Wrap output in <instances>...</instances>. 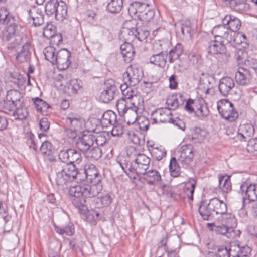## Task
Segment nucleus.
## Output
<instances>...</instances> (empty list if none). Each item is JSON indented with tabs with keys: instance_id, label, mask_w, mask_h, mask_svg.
Returning <instances> with one entry per match:
<instances>
[{
	"instance_id": "nucleus-1",
	"label": "nucleus",
	"mask_w": 257,
	"mask_h": 257,
	"mask_svg": "<svg viewBox=\"0 0 257 257\" xmlns=\"http://www.w3.org/2000/svg\"><path fill=\"white\" fill-rule=\"evenodd\" d=\"M82 179L89 181L91 185L82 184L70 188L69 193L70 195L77 198L83 196L84 198H92L96 196L102 190V177L98 172L96 166L91 163L85 166ZM82 175V174L81 175Z\"/></svg>"
},
{
	"instance_id": "nucleus-2",
	"label": "nucleus",
	"mask_w": 257,
	"mask_h": 257,
	"mask_svg": "<svg viewBox=\"0 0 257 257\" xmlns=\"http://www.w3.org/2000/svg\"><path fill=\"white\" fill-rule=\"evenodd\" d=\"M132 153V160H130L127 158H124L121 160L119 162V165L125 174L130 178L136 179L139 177L148 169L150 159L144 154L138 153L135 149H133L131 152Z\"/></svg>"
},
{
	"instance_id": "nucleus-3",
	"label": "nucleus",
	"mask_w": 257,
	"mask_h": 257,
	"mask_svg": "<svg viewBox=\"0 0 257 257\" xmlns=\"http://www.w3.org/2000/svg\"><path fill=\"white\" fill-rule=\"evenodd\" d=\"M13 21L7 10L4 7L1 8L0 23L7 24L3 32V38L9 41L11 46L15 47L22 43L23 34L21 32L22 27Z\"/></svg>"
},
{
	"instance_id": "nucleus-4",
	"label": "nucleus",
	"mask_w": 257,
	"mask_h": 257,
	"mask_svg": "<svg viewBox=\"0 0 257 257\" xmlns=\"http://www.w3.org/2000/svg\"><path fill=\"white\" fill-rule=\"evenodd\" d=\"M56 173L55 181L58 187L64 190L67 188L70 183L75 179L82 181L81 173L78 170L74 165L67 164L63 163H57L55 167Z\"/></svg>"
},
{
	"instance_id": "nucleus-5",
	"label": "nucleus",
	"mask_w": 257,
	"mask_h": 257,
	"mask_svg": "<svg viewBox=\"0 0 257 257\" xmlns=\"http://www.w3.org/2000/svg\"><path fill=\"white\" fill-rule=\"evenodd\" d=\"M68 7L63 1L49 0L45 5V12L47 15H55L56 20L63 21L67 18Z\"/></svg>"
},
{
	"instance_id": "nucleus-6",
	"label": "nucleus",
	"mask_w": 257,
	"mask_h": 257,
	"mask_svg": "<svg viewBox=\"0 0 257 257\" xmlns=\"http://www.w3.org/2000/svg\"><path fill=\"white\" fill-rule=\"evenodd\" d=\"M209 202L210 209L216 214L220 215L217 218V220H222L224 223H230L234 221V216L227 213V206L225 202L217 198L211 199Z\"/></svg>"
},
{
	"instance_id": "nucleus-7",
	"label": "nucleus",
	"mask_w": 257,
	"mask_h": 257,
	"mask_svg": "<svg viewBox=\"0 0 257 257\" xmlns=\"http://www.w3.org/2000/svg\"><path fill=\"white\" fill-rule=\"evenodd\" d=\"M220 225H216L215 223H208L207 225L210 227V229L216 232L217 234L226 236L229 238H233L235 236V233L233 227L236 225V220L234 217V221L230 223L223 222L222 220H217Z\"/></svg>"
},
{
	"instance_id": "nucleus-8",
	"label": "nucleus",
	"mask_w": 257,
	"mask_h": 257,
	"mask_svg": "<svg viewBox=\"0 0 257 257\" xmlns=\"http://www.w3.org/2000/svg\"><path fill=\"white\" fill-rule=\"evenodd\" d=\"M170 44V42L168 40L161 41L159 45L161 47V51L157 54H153L150 57V63L161 68L164 67L166 64L168 56V53L166 50Z\"/></svg>"
},
{
	"instance_id": "nucleus-9",
	"label": "nucleus",
	"mask_w": 257,
	"mask_h": 257,
	"mask_svg": "<svg viewBox=\"0 0 257 257\" xmlns=\"http://www.w3.org/2000/svg\"><path fill=\"white\" fill-rule=\"evenodd\" d=\"M59 163L73 164L75 163L79 164L82 161V157L80 152L75 149L70 148L61 150L59 153Z\"/></svg>"
},
{
	"instance_id": "nucleus-10",
	"label": "nucleus",
	"mask_w": 257,
	"mask_h": 257,
	"mask_svg": "<svg viewBox=\"0 0 257 257\" xmlns=\"http://www.w3.org/2000/svg\"><path fill=\"white\" fill-rule=\"evenodd\" d=\"M143 76V72L141 68L136 66L131 65L123 75V80L124 83L130 86H135L139 83Z\"/></svg>"
},
{
	"instance_id": "nucleus-11",
	"label": "nucleus",
	"mask_w": 257,
	"mask_h": 257,
	"mask_svg": "<svg viewBox=\"0 0 257 257\" xmlns=\"http://www.w3.org/2000/svg\"><path fill=\"white\" fill-rule=\"evenodd\" d=\"M217 109L221 116L229 121H234L238 116L233 104L227 99L224 100L223 103L217 105Z\"/></svg>"
},
{
	"instance_id": "nucleus-12",
	"label": "nucleus",
	"mask_w": 257,
	"mask_h": 257,
	"mask_svg": "<svg viewBox=\"0 0 257 257\" xmlns=\"http://www.w3.org/2000/svg\"><path fill=\"white\" fill-rule=\"evenodd\" d=\"M105 88L102 91L100 99L104 103H107L113 99L117 91L113 80L109 79L105 82Z\"/></svg>"
},
{
	"instance_id": "nucleus-13",
	"label": "nucleus",
	"mask_w": 257,
	"mask_h": 257,
	"mask_svg": "<svg viewBox=\"0 0 257 257\" xmlns=\"http://www.w3.org/2000/svg\"><path fill=\"white\" fill-rule=\"evenodd\" d=\"M215 39L222 40L226 41V43H229L234 41L232 32L228 30L226 25H219L215 26L212 31Z\"/></svg>"
},
{
	"instance_id": "nucleus-14",
	"label": "nucleus",
	"mask_w": 257,
	"mask_h": 257,
	"mask_svg": "<svg viewBox=\"0 0 257 257\" xmlns=\"http://www.w3.org/2000/svg\"><path fill=\"white\" fill-rule=\"evenodd\" d=\"M70 56L71 53L67 49H63L59 50L56 53L54 65H57L58 69L60 70L66 69L71 63L69 60Z\"/></svg>"
},
{
	"instance_id": "nucleus-15",
	"label": "nucleus",
	"mask_w": 257,
	"mask_h": 257,
	"mask_svg": "<svg viewBox=\"0 0 257 257\" xmlns=\"http://www.w3.org/2000/svg\"><path fill=\"white\" fill-rule=\"evenodd\" d=\"M172 113L167 108H161L154 111L151 114L152 123H165L171 121Z\"/></svg>"
},
{
	"instance_id": "nucleus-16",
	"label": "nucleus",
	"mask_w": 257,
	"mask_h": 257,
	"mask_svg": "<svg viewBox=\"0 0 257 257\" xmlns=\"http://www.w3.org/2000/svg\"><path fill=\"white\" fill-rule=\"evenodd\" d=\"M194 153L193 146L191 144L183 145L181 147L180 156L178 159L179 163L184 167V165L187 166L193 160Z\"/></svg>"
},
{
	"instance_id": "nucleus-17",
	"label": "nucleus",
	"mask_w": 257,
	"mask_h": 257,
	"mask_svg": "<svg viewBox=\"0 0 257 257\" xmlns=\"http://www.w3.org/2000/svg\"><path fill=\"white\" fill-rule=\"evenodd\" d=\"M139 103H136V102H131L130 106L128 107L127 110L123 114L124 121L128 124H133L138 120V110L139 109Z\"/></svg>"
},
{
	"instance_id": "nucleus-18",
	"label": "nucleus",
	"mask_w": 257,
	"mask_h": 257,
	"mask_svg": "<svg viewBox=\"0 0 257 257\" xmlns=\"http://www.w3.org/2000/svg\"><path fill=\"white\" fill-rule=\"evenodd\" d=\"M94 138L93 134H84L79 137L76 143V147L84 153L94 145Z\"/></svg>"
},
{
	"instance_id": "nucleus-19",
	"label": "nucleus",
	"mask_w": 257,
	"mask_h": 257,
	"mask_svg": "<svg viewBox=\"0 0 257 257\" xmlns=\"http://www.w3.org/2000/svg\"><path fill=\"white\" fill-rule=\"evenodd\" d=\"M234 82L230 77H223L219 83L218 89L220 93L224 97H227L234 87Z\"/></svg>"
},
{
	"instance_id": "nucleus-20",
	"label": "nucleus",
	"mask_w": 257,
	"mask_h": 257,
	"mask_svg": "<svg viewBox=\"0 0 257 257\" xmlns=\"http://www.w3.org/2000/svg\"><path fill=\"white\" fill-rule=\"evenodd\" d=\"M186 99L183 95L181 93H176L169 96L167 100L166 103L168 106V109L175 110L180 106L183 105Z\"/></svg>"
},
{
	"instance_id": "nucleus-21",
	"label": "nucleus",
	"mask_w": 257,
	"mask_h": 257,
	"mask_svg": "<svg viewBox=\"0 0 257 257\" xmlns=\"http://www.w3.org/2000/svg\"><path fill=\"white\" fill-rule=\"evenodd\" d=\"M28 13L35 26H39L43 24L44 15L41 9L33 6L28 10Z\"/></svg>"
},
{
	"instance_id": "nucleus-22",
	"label": "nucleus",
	"mask_w": 257,
	"mask_h": 257,
	"mask_svg": "<svg viewBox=\"0 0 257 257\" xmlns=\"http://www.w3.org/2000/svg\"><path fill=\"white\" fill-rule=\"evenodd\" d=\"M39 150L43 155L45 160L48 161L50 162H52L56 160L55 157L53 154V146L48 141H45L42 143Z\"/></svg>"
},
{
	"instance_id": "nucleus-23",
	"label": "nucleus",
	"mask_w": 257,
	"mask_h": 257,
	"mask_svg": "<svg viewBox=\"0 0 257 257\" xmlns=\"http://www.w3.org/2000/svg\"><path fill=\"white\" fill-rule=\"evenodd\" d=\"M236 134L237 140H242L249 139L252 137L254 133V128L250 124H241L239 126L238 132H235Z\"/></svg>"
},
{
	"instance_id": "nucleus-24",
	"label": "nucleus",
	"mask_w": 257,
	"mask_h": 257,
	"mask_svg": "<svg viewBox=\"0 0 257 257\" xmlns=\"http://www.w3.org/2000/svg\"><path fill=\"white\" fill-rule=\"evenodd\" d=\"M240 191L242 194L244 193L247 199L250 201H255L257 200V185L247 184L240 185Z\"/></svg>"
},
{
	"instance_id": "nucleus-25",
	"label": "nucleus",
	"mask_w": 257,
	"mask_h": 257,
	"mask_svg": "<svg viewBox=\"0 0 257 257\" xmlns=\"http://www.w3.org/2000/svg\"><path fill=\"white\" fill-rule=\"evenodd\" d=\"M222 23L227 25L228 30L232 33L238 31L241 27V22L239 19L230 15H226L222 19Z\"/></svg>"
},
{
	"instance_id": "nucleus-26",
	"label": "nucleus",
	"mask_w": 257,
	"mask_h": 257,
	"mask_svg": "<svg viewBox=\"0 0 257 257\" xmlns=\"http://www.w3.org/2000/svg\"><path fill=\"white\" fill-rule=\"evenodd\" d=\"M251 75L249 71L244 68H239L235 73V79L239 85H247L250 83Z\"/></svg>"
},
{
	"instance_id": "nucleus-27",
	"label": "nucleus",
	"mask_w": 257,
	"mask_h": 257,
	"mask_svg": "<svg viewBox=\"0 0 257 257\" xmlns=\"http://www.w3.org/2000/svg\"><path fill=\"white\" fill-rule=\"evenodd\" d=\"M142 175L143 179L149 185H154L161 180L160 173L154 169L146 171Z\"/></svg>"
},
{
	"instance_id": "nucleus-28",
	"label": "nucleus",
	"mask_w": 257,
	"mask_h": 257,
	"mask_svg": "<svg viewBox=\"0 0 257 257\" xmlns=\"http://www.w3.org/2000/svg\"><path fill=\"white\" fill-rule=\"evenodd\" d=\"M225 44L226 41L218 39H215L214 40L209 42L208 48V53L211 55H215L219 52H222L224 50Z\"/></svg>"
},
{
	"instance_id": "nucleus-29",
	"label": "nucleus",
	"mask_w": 257,
	"mask_h": 257,
	"mask_svg": "<svg viewBox=\"0 0 257 257\" xmlns=\"http://www.w3.org/2000/svg\"><path fill=\"white\" fill-rule=\"evenodd\" d=\"M120 51L124 61L130 62L133 58L135 51L130 42H125L120 46Z\"/></svg>"
},
{
	"instance_id": "nucleus-30",
	"label": "nucleus",
	"mask_w": 257,
	"mask_h": 257,
	"mask_svg": "<svg viewBox=\"0 0 257 257\" xmlns=\"http://www.w3.org/2000/svg\"><path fill=\"white\" fill-rule=\"evenodd\" d=\"M210 202L206 203L204 201L201 202L198 208L199 213L202 218L205 220H209L213 218V210L210 209L209 207Z\"/></svg>"
},
{
	"instance_id": "nucleus-31",
	"label": "nucleus",
	"mask_w": 257,
	"mask_h": 257,
	"mask_svg": "<svg viewBox=\"0 0 257 257\" xmlns=\"http://www.w3.org/2000/svg\"><path fill=\"white\" fill-rule=\"evenodd\" d=\"M30 43L26 42L22 47L21 50L18 53L16 59L20 63L28 61L30 59L31 52L30 51Z\"/></svg>"
},
{
	"instance_id": "nucleus-32",
	"label": "nucleus",
	"mask_w": 257,
	"mask_h": 257,
	"mask_svg": "<svg viewBox=\"0 0 257 257\" xmlns=\"http://www.w3.org/2000/svg\"><path fill=\"white\" fill-rule=\"evenodd\" d=\"M149 9V8L148 4L140 2H134L129 7L128 11L130 13L134 14L137 16L144 13Z\"/></svg>"
},
{
	"instance_id": "nucleus-33",
	"label": "nucleus",
	"mask_w": 257,
	"mask_h": 257,
	"mask_svg": "<svg viewBox=\"0 0 257 257\" xmlns=\"http://www.w3.org/2000/svg\"><path fill=\"white\" fill-rule=\"evenodd\" d=\"M12 115L16 119L24 120L27 118L28 115V111L24 102L21 105H15V108L13 111Z\"/></svg>"
},
{
	"instance_id": "nucleus-34",
	"label": "nucleus",
	"mask_w": 257,
	"mask_h": 257,
	"mask_svg": "<svg viewBox=\"0 0 257 257\" xmlns=\"http://www.w3.org/2000/svg\"><path fill=\"white\" fill-rule=\"evenodd\" d=\"M101 122L105 127H107L109 125H114L116 122V115L113 111L108 110L103 113Z\"/></svg>"
},
{
	"instance_id": "nucleus-35",
	"label": "nucleus",
	"mask_w": 257,
	"mask_h": 257,
	"mask_svg": "<svg viewBox=\"0 0 257 257\" xmlns=\"http://www.w3.org/2000/svg\"><path fill=\"white\" fill-rule=\"evenodd\" d=\"M128 84L124 83L121 84L120 86V88L122 91L123 95L125 97V99H131V102H135V101L139 97L135 94V92L132 90Z\"/></svg>"
},
{
	"instance_id": "nucleus-36",
	"label": "nucleus",
	"mask_w": 257,
	"mask_h": 257,
	"mask_svg": "<svg viewBox=\"0 0 257 257\" xmlns=\"http://www.w3.org/2000/svg\"><path fill=\"white\" fill-rule=\"evenodd\" d=\"M7 99L13 102L15 105H21L24 102V98L21 92L17 90H10L8 91Z\"/></svg>"
},
{
	"instance_id": "nucleus-37",
	"label": "nucleus",
	"mask_w": 257,
	"mask_h": 257,
	"mask_svg": "<svg viewBox=\"0 0 257 257\" xmlns=\"http://www.w3.org/2000/svg\"><path fill=\"white\" fill-rule=\"evenodd\" d=\"M183 52L182 45L178 43L173 48L170 50L168 54V61L170 63H173L178 59Z\"/></svg>"
},
{
	"instance_id": "nucleus-38",
	"label": "nucleus",
	"mask_w": 257,
	"mask_h": 257,
	"mask_svg": "<svg viewBox=\"0 0 257 257\" xmlns=\"http://www.w3.org/2000/svg\"><path fill=\"white\" fill-rule=\"evenodd\" d=\"M209 78L210 77L207 74L202 73L199 79V89L202 90L205 94H208L210 89L211 88Z\"/></svg>"
},
{
	"instance_id": "nucleus-39",
	"label": "nucleus",
	"mask_w": 257,
	"mask_h": 257,
	"mask_svg": "<svg viewBox=\"0 0 257 257\" xmlns=\"http://www.w3.org/2000/svg\"><path fill=\"white\" fill-rule=\"evenodd\" d=\"M112 200L111 195L109 193H105L100 197L95 199L93 202L95 205V207L100 208L109 206L111 203Z\"/></svg>"
},
{
	"instance_id": "nucleus-40",
	"label": "nucleus",
	"mask_w": 257,
	"mask_h": 257,
	"mask_svg": "<svg viewBox=\"0 0 257 257\" xmlns=\"http://www.w3.org/2000/svg\"><path fill=\"white\" fill-rule=\"evenodd\" d=\"M66 119L67 123L76 130L80 128L83 122V119L77 114L70 113Z\"/></svg>"
},
{
	"instance_id": "nucleus-41",
	"label": "nucleus",
	"mask_w": 257,
	"mask_h": 257,
	"mask_svg": "<svg viewBox=\"0 0 257 257\" xmlns=\"http://www.w3.org/2000/svg\"><path fill=\"white\" fill-rule=\"evenodd\" d=\"M219 186L223 192L228 193L231 190L232 186L230 177L225 175L219 177Z\"/></svg>"
},
{
	"instance_id": "nucleus-42",
	"label": "nucleus",
	"mask_w": 257,
	"mask_h": 257,
	"mask_svg": "<svg viewBox=\"0 0 257 257\" xmlns=\"http://www.w3.org/2000/svg\"><path fill=\"white\" fill-rule=\"evenodd\" d=\"M42 136H45L44 134H39V138H37L33 134H30L28 135V139L26 142L27 145L31 150L36 152L38 149L39 141Z\"/></svg>"
},
{
	"instance_id": "nucleus-43",
	"label": "nucleus",
	"mask_w": 257,
	"mask_h": 257,
	"mask_svg": "<svg viewBox=\"0 0 257 257\" xmlns=\"http://www.w3.org/2000/svg\"><path fill=\"white\" fill-rule=\"evenodd\" d=\"M84 153L87 158L96 160L99 159L102 156L101 149L99 147L94 145Z\"/></svg>"
},
{
	"instance_id": "nucleus-44",
	"label": "nucleus",
	"mask_w": 257,
	"mask_h": 257,
	"mask_svg": "<svg viewBox=\"0 0 257 257\" xmlns=\"http://www.w3.org/2000/svg\"><path fill=\"white\" fill-rule=\"evenodd\" d=\"M32 101L36 109L43 114L45 115L50 108V106L41 98L36 97L33 98Z\"/></svg>"
},
{
	"instance_id": "nucleus-45",
	"label": "nucleus",
	"mask_w": 257,
	"mask_h": 257,
	"mask_svg": "<svg viewBox=\"0 0 257 257\" xmlns=\"http://www.w3.org/2000/svg\"><path fill=\"white\" fill-rule=\"evenodd\" d=\"M122 6V0H111L107 5V10L110 13H117L121 10Z\"/></svg>"
},
{
	"instance_id": "nucleus-46",
	"label": "nucleus",
	"mask_w": 257,
	"mask_h": 257,
	"mask_svg": "<svg viewBox=\"0 0 257 257\" xmlns=\"http://www.w3.org/2000/svg\"><path fill=\"white\" fill-rule=\"evenodd\" d=\"M195 114L200 117L207 116L209 113V110L206 104L203 101L202 103L197 102L195 104Z\"/></svg>"
},
{
	"instance_id": "nucleus-47",
	"label": "nucleus",
	"mask_w": 257,
	"mask_h": 257,
	"mask_svg": "<svg viewBox=\"0 0 257 257\" xmlns=\"http://www.w3.org/2000/svg\"><path fill=\"white\" fill-rule=\"evenodd\" d=\"M0 108L2 109L3 112L10 114L13 113V111L15 108V104L8 100L6 97V99L0 103Z\"/></svg>"
},
{
	"instance_id": "nucleus-48",
	"label": "nucleus",
	"mask_w": 257,
	"mask_h": 257,
	"mask_svg": "<svg viewBox=\"0 0 257 257\" xmlns=\"http://www.w3.org/2000/svg\"><path fill=\"white\" fill-rule=\"evenodd\" d=\"M43 53L45 55V59L54 65V62L56 60L55 59L56 56L55 48L52 46H48L44 49Z\"/></svg>"
},
{
	"instance_id": "nucleus-49",
	"label": "nucleus",
	"mask_w": 257,
	"mask_h": 257,
	"mask_svg": "<svg viewBox=\"0 0 257 257\" xmlns=\"http://www.w3.org/2000/svg\"><path fill=\"white\" fill-rule=\"evenodd\" d=\"M55 230L61 235L65 234L67 235L71 236L74 232V228L73 225L70 223L68 225L65 226L59 227L55 226Z\"/></svg>"
},
{
	"instance_id": "nucleus-50",
	"label": "nucleus",
	"mask_w": 257,
	"mask_h": 257,
	"mask_svg": "<svg viewBox=\"0 0 257 257\" xmlns=\"http://www.w3.org/2000/svg\"><path fill=\"white\" fill-rule=\"evenodd\" d=\"M169 169L171 175L174 177L179 176L180 174V167L178 162L175 158H171L169 165Z\"/></svg>"
},
{
	"instance_id": "nucleus-51",
	"label": "nucleus",
	"mask_w": 257,
	"mask_h": 257,
	"mask_svg": "<svg viewBox=\"0 0 257 257\" xmlns=\"http://www.w3.org/2000/svg\"><path fill=\"white\" fill-rule=\"evenodd\" d=\"M234 250L233 249V244H231L229 249H228L226 247L219 248L217 253H213L211 255L213 257H230V255H232V251Z\"/></svg>"
},
{
	"instance_id": "nucleus-52",
	"label": "nucleus",
	"mask_w": 257,
	"mask_h": 257,
	"mask_svg": "<svg viewBox=\"0 0 257 257\" xmlns=\"http://www.w3.org/2000/svg\"><path fill=\"white\" fill-rule=\"evenodd\" d=\"M71 79V75L65 72L58 74L56 78V82L59 83L60 86L66 87L69 81Z\"/></svg>"
},
{
	"instance_id": "nucleus-53",
	"label": "nucleus",
	"mask_w": 257,
	"mask_h": 257,
	"mask_svg": "<svg viewBox=\"0 0 257 257\" xmlns=\"http://www.w3.org/2000/svg\"><path fill=\"white\" fill-rule=\"evenodd\" d=\"M205 132L200 128H196L191 134V140L195 143L201 142L205 138Z\"/></svg>"
},
{
	"instance_id": "nucleus-54",
	"label": "nucleus",
	"mask_w": 257,
	"mask_h": 257,
	"mask_svg": "<svg viewBox=\"0 0 257 257\" xmlns=\"http://www.w3.org/2000/svg\"><path fill=\"white\" fill-rule=\"evenodd\" d=\"M80 80L77 79H71L66 88L70 90V92L72 94H76L81 88Z\"/></svg>"
},
{
	"instance_id": "nucleus-55",
	"label": "nucleus",
	"mask_w": 257,
	"mask_h": 257,
	"mask_svg": "<svg viewBox=\"0 0 257 257\" xmlns=\"http://www.w3.org/2000/svg\"><path fill=\"white\" fill-rule=\"evenodd\" d=\"M231 244H233V247L237 248V253L236 255H232L234 257L237 256V257L240 256H247L248 254L251 251V249L248 246L240 247L238 243L233 242Z\"/></svg>"
},
{
	"instance_id": "nucleus-56",
	"label": "nucleus",
	"mask_w": 257,
	"mask_h": 257,
	"mask_svg": "<svg viewBox=\"0 0 257 257\" xmlns=\"http://www.w3.org/2000/svg\"><path fill=\"white\" fill-rule=\"evenodd\" d=\"M136 39L140 41H143L147 38L149 32L145 27H138L135 30Z\"/></svg>"
},
{
	"instance_id": "nucleus-57",
	"label": "nucleus",
	"mask_w": 257,
	"mask_h": 257,
	"mask_svg": "<svg viewBox=\"0 0 257 257\" xmlns=\"http://www.w3.org/2000/svg\"><path fill=\"white\" fill-rule=\"evenodd\" d=\"M127 102L123 97L118 99L116 103V106L118 113L121 117L127 110L128 106L127 105Z\"/></svg>"
},
{
	"instance_id": "nucleus-58",
	"label": "nucleus",
	"mask_w": 257,
	"mask_h": 257,
	"mask_svg": "<svg viewBox=\"0 0 257 257\" xmlns=\"http://www.w3.org/2000/svg\"><path fill=\"white\" fill-rule=\"evenodd\" d=\"M135 30L128 29H121L120 33L121 37L123 38L125 41L132 42L136 39Z\"/></svg>"
},
{
	"instance_id": "nucleus-59",
	"label": "nucleus",
	"mask_w": 257,
	"mask_h": 257,
	"mask_svg": "<svg viewBox=\"0 0 257 257\" xmlns=\"http://www.w3.org/2000/svg\"><path fill=\"white\" fill-rule=\"evenodd\" d=\"M196 182L195 179L191 178L186 184L185 192L188 195L189 193L190 194L189 198L191 200L193 199V194L196 186Z\"/></svg>"
},
{
	"instance_id": "nucleus-60",
	"label": "nucleus",
	"mask_w": 257,
	"mask_h": 257,
	"mask_svg": "<svg viewBox=\"0 0 257 257\" xmlns=\"http://www.w3.org/2000/svg\"><path fill=\"white\" fill-rule=\"evenodd\" d=\"M55 34L56 28L52 24H48L44 28L43 34L47 39L54 37Z\"/></svg>"
},
{
	"instance_id": "nucleus-61",
	"label": "nucleus",
	"mask_w": 257,
	"mask_h": 257,
	"mask_svg": "<svg viewBox=\"0 0 257 257\" xmlns=\"http://www.w3.org/2000/svg\"><path fill=\"white\" fill-rule=\"evenodd\" d=\"M154 11L150 8L148 9L144 13L137 15V17L141 21L148 22L150 21L154 17Z\"/></svg>"
},
{
	"instance_id": "nucleus-62",
	"label": "nucleus",
	"mask_w": 257,
	"mask_h": 257,
	"mask_svg": "<svg viewBox=\"0 0 257 257\" xmlns=\"http://www.w3.org/2000/svg\"><path fill=\"white\" fill-rule=\"evenodd\" d=\"M181 30L184 35H191V27L189 20L187 19L182 20L181 21Z\"/></svg>"
},
{
	"instance_id": "nucleus-63",
	"label": "nucleus",
	"mask_w": 257,
	"mask_h": 257,
	"mask_svg": "<svg viewBox=\"0 0 257 257\" xmlns=\"http://www.w3.org/2000/svg\"><path fill=\"white\" fill-rule=\"evenodd\" d=\"M235 9L238 11H244L248 8L246 0H232Z\"/></svg>"
},
{
	"instance_id": "nucleus-64",
	"label": "nucleus",
	"mask_w": 257,
	"mask_h": 257,
	"mask_svg": "<svg viewBox=\"0 0 257 257\" xmlns=\"http://www.w3.org/2000/svg\"><path fill=\"white\" fill-rule=\"evenodd\" d=\"M94 141H95L96 146H103L107 141L106 133L102 132L100 134L94 135Z\"/></svg>"
}]
</instances>
